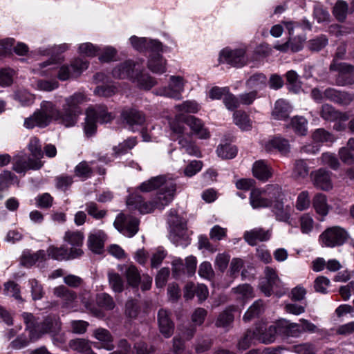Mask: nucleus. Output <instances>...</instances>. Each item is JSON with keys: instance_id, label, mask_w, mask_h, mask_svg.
<instances>
[{"instance_id": "nucleus-1", "label": "nucleus", "mask_w": 354, "mask_h": 354, "mask_svg": "<svg viewBox=\"0 0 354 354\" xmlns=\"http://www.w3.org/2000/svg\"><path fill=\"white\" fill-rule=\"evenodd\" d=\"M138 189L143 192H149L159 189L153 201L156 209H162L173 201L176 190V185L172 179L168 178L166 176L160 175L143 182L138 187Z\"/></svg>"}, {"instance_id": "nucleus-2", "label": "nucleus", "mask_w": 354, "mask_h": 354, "mask_svg": "<svg viewBox=\"0 0 354 354\" xmlns=\"http://www.w3.org/2000/svg\"><path fill=\"white\" fill-rule=\"evenodd\" d=\"M53 120L62 124V111L53 102L44 100L32 115L25 118L24 126L28 129L35 127L42 129L48 127Z\"/></svg>"}, {"instance_id": "nucleus-3", "label": "nucleus", "mask_w": 354, "mask_h": 354, "mask_svg": "<svg viewBox=\"0 0 354 354\" xmlns=\"http://www.w3.org/2000/svg\"><path fill=\"white\" fill-rule=\"evenodd\" d=\"M27 148L32 157L17 156L15 158L12 169L17 173H24L28 170H39L44 165V162L41 160L44 157L42 146L38 138H30Z\"/></svg>"}, {"instance_id": "nucleus-4", "label": "nucleus", "mask_w": 354, "mask_h": 354, "mask_svg": "<svg viewBox=\"0 0 354 354\" xmlns=\"http://www.w3.org/2000/svg\"><path fill=\"white\" fill-rule=\"evenodd\" d=\"M26 325V330L29 333L30 339L35 341L47 333L56 334L61 328L59 322L50 317H47L43 322H39L36 317L29 313L21 315Z\"/></svg>"}, {"instance_id": "nucleus-5", "label": "nucleus", "mask_w": 354, "mask_h": 354, "mask_svg": "<svg viewBox=\"0 0 354 354\" xmlns=\"http://www.w3.org/2000/svg\"><path fill=\"white\" fill-rule=\"evenodd\" d=\"M86 101V95L82 92H76L66 97L62 106V125L66 127L75 126L82 114L81 105Z\"/></svg>"}, {"instance_id": "nucleus-6", "label": "nucleus", "mask_w": 354, "mask_h": 354, "mask_svg": "<svg viewBox=\"0 0 354 354\" xmlns=\"http://www.w3.org/2000/svg\"><path fill=\"white\" fill-rule=\"evenodd\" d=\"M169 238L176 245L187 246L189 243L187 222L180 217L176 210L171 209L168 215Z\"/></svg>"}, {"instance_id": "nucleus-7", "label": "nucleus", "mask_w": 354, "mask_h": 354, "mask_svg": "<svg viewBox=\"0 0 354 354\" xmlns=\"http://www.w3.org/2000/svg\"><path fill=\"white\" fill-rule=\"evenodd\" d=\"M113 119L111 113H109L104 105L90 106L86 111L84 132L87 136H93L96 131V122L107 123Z\"/></svg>"}, {"instance_id": "nucleus-8", "label": "nucleus", "mask_w": 354, "mask_h": 354, "mask_svg": "<svg viewBox=\"0 0 354 354\" xmlns=\"http://www.w3.org/2000/svg\"><path fill=\"white\" fill-rule=\"evenodd\" d=\"M264 274L265 277L260 281L259 287L266 296L269 297L273 293L281 295L285 292L276 269L266 266Z\"/></svg>"}, {"instance_id": "nucleus-9", "label": "nucleus", "mask_w": 354, "mask_h": 354, "mask_svg": "<svg viewBox=\"0 0 354 354\" xmlns=\"http://www.w3.org/2000/svg\"><path fill=\"white\" fill-rule=\"evenodd\" d=\"M348 238V232L342 227L333 226L325 230L319 236V241L328 248L339 247L344 244Z\"/></svg>"}, {"instance_id": "nucleus-10", "label": "nucleus", "mask_w": 354, "mask_h": 354, "mask_svg": "<svg viewBox=\"0 0 354 354\" xmlns=\"http://www.w3.org/2000/svg\"><path fill=\"white\" fill-rule=\"evenodd\" d=\"M88 66V62L81 58L73 59L70 64H63L57 72V77L61 81H67L77 78Z\"/></svg>"}, {"instance_id": "nucleus-11", "label": "nucleus", "mask_w": 354, "mask_h": 354, "mask_svg": "<svg viewBox=\"0 0 354 354\" xmlns=\"http://www.w3.org/2000/svg\"><path fill=\"white\" fill-rule=\"evenodd\" d=\"M329 70L339 73L335 80L337 86H345L354 84L353 66L344 62H334L330 64Z\"/></svg>"}, {"instance_id": "nucleus-12", "label": "nucleus", "mask_w": 354, "mask_h": 354, "mask_svg": "<svg viewBox=\"0 0 354 354\" xmlns=\"http://www.w3.org/2000/svg\"><path fill=\"white\" fill-rule=\"evenodd\" d=\"M113 225L120 233L127 237L133 236L139 230V220L122 213L117 216Z\"/></svg>"}, {"instance_id": "nucleus-13", "label": "nucleus", "mask_w": 354, "mask_h": 354, "mask_svg": "<svg viewBox=\"0 0 354 354\" xmlns=\"http://www.w3.org/2000/svg\"><path fill=\"white\" fill-rule=\"evenodd\" d=\"M48 257L57 261H66L81 257L84 252L82 248H71L69 250L64 246L50 245L46 254Z\"/></svg>"}, {"instance_id": "nucleus-14", "label": "nucleus", "mask_w": 354, "mask_h": 354, "mask_svg": "<svg viewBox=\"0 0 354 354\" xmlns=\"http://www.w3.org/2000/svg\"><path fill=\"white\" fill-rule=\"evenodd\" d=\"M183 90V78L180 76H171L169 86L159 88L156 93L159 95L180 100Z\"/></svg>"}, {"instance_id": "nucleus-15", "label": "nucleus", "mask_w": 354, "mask_h": 354, "mask_svg": "<svg viewBox=\"0 0 354 354\" xmlns=\"http://www.w3.org/2000/svg\"><path fill=\"white\" fill-rule=\"evenodd\" d=\"M313 185L323 191H329L333 188L332 173L325 169L320 168L310 174Z\"/></svg>"}, {"instance_id": "nucleus-16", "label": "nucleus", "mask_w": 354, "mask_h": 354, "mask_svg": "<svg viewBox=\"0 0 354 354\" xmlns=\"http://www.w3.org/2000/svg\"><path fill=\"white\" fill-rule=\"evenodd\" d=\"M245 52L243 49H223L221 53V61L235 67H241L246 64Z\"/></svg>"}, {"instance_id": "nucleus-17", "label": "nucleus", "mask_w": 354, "mask_h": 354, "mask_svg": "<svg viewBox=\"0 0 354 354\" xmlns=\"http://www.w3.org/2000/svg\"><path fill=\"white\" fill-rule=\"evenodd\" d=\"M127 205L131 209L138 210L142 214L151 213L156 209L153 201H145L143 198L137 193H133L128 196Z\"/></svg>"}, {"instance_id": "nucleus-18", "label": "nucleus", "mask_w": 354, "mask_h": 354, "mask_svg": "<svg viewBox=\"0 0 354 354\" xmlns=\"http://www.w3.org/2000/svg\"><path fill=\"white\" fill-rule=\"evenodd\" d=\"M325 100L342 106H348L354 100V94L342 91L334 88H327L324 91Z\"/></svg>"}, {"instance_id": "nucleus-19", "label": "nucleus", "mask_w": 354, "mask_h": 354, "mask_svg": "<svg viewBox=\"0 0 354 354\" xmlns=\"http://www.w3.org/2000/svg\"><path fill=\"white\" fill-rule=\"evenodd\" d=\"M130 42L133 47L139 51L162 52V44L158 40L132 36L130 38Z\"/></svg>"}, {"instance_id": "nucleus-20", "label": "nucleus", "mask_w": 354, "mask_h": 354, "mask_svg": "<svg viewBox=\"0 0 354 354\" xmlns=\"http://www.w3.org/2000/svg\"><path fill=\"white\" fill-rule=\"evenodd\" d=\"M121 117L124 122L134 131L138 127L142 126L145 122V114L136 109H127L122 111Z\"/></svg>"}, {"instance_id": "nucleus-21", "label": "nucleus", "mask_w": 354, "mask_h": 354, "mask_svg": "<svg viewBox=\"0 0 354 354\" xmlns=\"http://www.w3.org/2000/svg\"><path fill=\"white\" fill-rule=\"evenodd\" d=\"M171 313L164 308L158 312L157 319L160 332L166 338L171 337L174 330V323L171 318Z\"/></svg>"}, {"instance_id": "nucleus-22", "label": "nucleus", "mask_w": 354, "mask_h": 354, "mask_svg": "<svg viewBox=\"0 0 354 354\" xmlns=\"http://www.w3.org/2000/svg\"><path fill=\"white\" fill-rule=\"evenodd\" d=\"M271 234L272 231L270 230H265L262 227H256L245 232L243 238L250 245L254 246L258 243V242L268 241L271 237Z\"/></svg>"}, {"instance_id": "nucleus-23", "label": "nucleus", "mask_w": 354, "mask_h": 354, "mask_svg": "<svg viewBox=\"0 0 354 354\" xmlns=\"http://www.w3.org/2000/svg\"><path fill=\"white\" fill-rule=\"evenodd\" d=\"M106 234L98 230L91 233L88 236V247L94 253L101 254L103 251Z\"/></svg>"}, {"instance_id": "nucleus-24", "label": "nucleus", "mask_w": 354, "mask_h": 354, "mask_svg": "<svg viewBox=\"0 0 354 354\" xmlns=\"http://www.w3.org/2000/svg\"><path fill=\"white\" fill-rule=\"evenodd\" d=\"M160 52H151L147 62L148 68L153 73L162 74L166 72V60Z\"/></svg>"}, {"instance_id": "nucleus-25", "label": "nucleus", "mask_w": 354, "mask_h": 354, "mask_svg": "<svg viewBox=\"0 0 354 354\" xmlns=\"http://www.w3.org/2000/svg\"><path fill=\"white\" fill-rule=\"evenodd\" d=\"M265 149L268 152L277 150L280 153L286 155L290 152L289 141L281 137H274L265 145Z\"/></svg>"}, {"instance_id": "nucleus-26", "label": "nucleus", "mask_w": 354, "mask_h": 354, "mask_svg": "<svg viewBox=\"0 0 354 354\" xmlns=\"http://www.w3.org/2000/svg\"><path fill=\"white\" fill-rule=\"evenodd\" d=\"M252 174L258 180L266 181L272 177V170L265 160H259L253 164Z\"/></svg>"}, {"instance_id": "nucleus-27", "label": "nucleus", "mask_w": 354, "mask_h": 354, "mask_svg": "<svg viewBox=\"0 0 354 354\" xmlns=\"http://www.w3.org/2000/svg\"><path fill=\"white\" fill-rule=\"evenodd\" d=\"M185 123L199 138L205 139L209 138V133L204 127L203 123L200 119L193 115H189L185 118Z\"/></svg>"}, {"instance_id": "nucleus-28", "label": "nucleus", "mask_w": 354, "mask_h": 354, "mask_svg": "<svg viewBox=\"0 0 354 354\" xmlns=\"http://www.w3.org/2000/svg\"><path fill=\"white\" fill-rule=\"evenodd\" d=\"M135 63L132 60H127L117 66L112 71V75L116 79L131 78L133 77Z\"/></svg>"}, {"instance_id": "nucleus-29", "label": "nucleus", "mask_w": 354, "mask_h": 354, "mask_svg": "<svg viewBox=\"0 0 354 354\" xmlns=\"http://www.w3.org/2000/svg\"><path fill=\"white\" fill-rule=\"evenodd\" d=\"M276 330L277 329L272 325L268 328L263 325L256 327L257 341L263 344H270L273 342L277 335Z\"/></svg>"}, {"instance_id": "nucleus-30", "label": "nucleus", "mask_w": 354, "mask_h": 354, "mask_svg": "<svg viewBox=\"0 0 354 354\" xmlns=\"http://www.w3.org/2000/svg\"><path fill=\"white\" fill-rule=\"evenodd\" d=\"M46 260V254L44 250H39L31 253L30 251H24L21 257V263L26 267H31L37 262H42Z\"/></svg>"}, {"instance_id": "nucleus-31", "label": "nucleus", "mask_w": 354, "mask_h": 354, "mask_svg": "<svg viewBox=\"0 0 354 354\" xmlns=\"http://www.w3.org/2000/svg\"><path fill=\"white\" fill-rule=\"evenodd\" d=\"M250 202L252 207L254 209L271 206L270 200L265 196L263 190L259 189H253L251 191Z\"/></svg>"}, {"instance_id": "nucleus-32", "label": "nucleus", "mask_w": 354, "mask_h": 354, "mask_svg": "<svg viewBox=\"0 0 354 354\" xmlns=\"http://www.w3.org/2000/svg\"><path fill=\"white\" fill-rule=\"evenodd\" d=\"M53 295L62 299L65 306H68L73 304L77 299L76 293L67 288L64 285L55 287L53 289Z\"/></svg>"}, {"instance_id": "nucleus-33", "label": "nucleus", "mask_w": 354, "mask_h": 354, "mask_svg": "<svg viewBox=\"0 0 354 354\" xmlns=\"http://www.w3.org/2000/svg\"><path fill=\"white\" fill-rule=\"evenodd\" d=\"M93 335L101 342L102 348L107 351H112L114 348L113 344V337L107 329L102 328H97L93 331Z\"/></svg>"}, {"instance_id": "nucleus-34", "label": "nucleus", "mask_w": 354, "mask_h": 354, "mask_svg": "<svg viewBox=\"0 0 354 354\" xmlns=\"http://www.w3.org/2000/svg\"><path fill=\"white\" fill-rule=\"evenodd\" d=\"M321 117L328 121H334L339 118L347 120L348 118L346 113L337 111L332 105L324 104L322 106L320 111Z\"/></svg>"}, {"instance_id": "nucleus-35", "label": "nucleus", "mask_w": 354, "mask_h": 354, "mask_svg": "<svg viewBox=\"0 0 354 354\" xmlns=\"http://www.w3.org/2000/svg\"><path fill=\"white\" fill-rule=\"evenodd\" d=\"M64 241L71 245V248H81L83 245L84 235L79 230H68L63 237Z\"/></svg>"}, {"instance_id": "nucleus-36", "label": "nucleus", "mask_w": 354, "mask_h": 354, "mask_svg": "<svg viewBox=\"0 0 354 354\" xmlns=\"http://www.w3.org/2000/svg\"><path fill=\"white\" fill-rule=\"evenodd\" d=\"M290 106L283 100H278L275 104L274 109L272 112V115L275 120H286L288 118Z\"/></svg>"}, {"instance_id": "nucleus-37", "label": "nucleus", "mask_w": 354, "mask_h": 354, "mask_svg": "<svg viewBox=\"0 0 354 354\" xmlns=\"http://www.w3.org/2000/svg\"><path fill=\"white\" fill-rule=\"evenodd\" d=\"M245 85L249 88L261 90L266 86L267 77L263 73H255L246 80Z\"/></svg>"}, {"instance_id": "nucleus-38", "label": "nucleus", "mask_w": 354, "mask_h": 354, "mask_svg": "<svg viewBox=\"0 0 354 354\" xmlns=\"http://www.w3.org/2000/svg\"><path fill=\"white\" fill-rule=\"evenodd\" d=\"M309 174V167L305 160H296L294 163L292 176L296 180H302Z\"/></svg>"}, {"instance_id": "nucleus-39", "label": "nucleus", "mask_w": 354, "mask_h": 354, "mask_svg": "<svg viewBox=\"0 0 354 354\" xmlns=\"http://www.w3.org/2000/svg\"><path fill=\"white\" fill-rule=\"evenodd\" d=\"M68 346L72 350L83 354H96L92 351L89 342L84 339H72Z\"/></svg>"}, {"instance_id": "nucleus-40", "label": "nucleus", "mask_w": 354, "mask_h": 354, "mask_svg": "<svg viewBox=\"0 0 354 354\" xmlns=\"http://www.w3.org/2000/svg\"><path fill=\"white\" fill-rule=\"evenodd\" d=\"M313 204L317 214L322 216L328 214V205L326 195L321 193L317 194L313 198Z\"/></svg>"}, {"instance_id": "nucleus-41", "label": "nucleus", "mask_w": 354, "mask_h": 354, "mask_svg": "<svg viewBox=\"0 0 354 354\" xmlns=\"http://www.w3.org/2000/svg\"><path fill=\"white\" fill-rule=\"evenodd\" d=\"M264 311L263 301L259 299L254 302V304L248 308L243 315V320L249 322L251 319L259 317Z\"/></svg>"}, {"instance_id": "nucleus-42", "label": "nucleus", "mask_w": 354, "mask_h": 354, "mask_svg": "<svg viewBox=\"0 0 354 354\" xmlns=\"http://www.w3.org/2000/svg\"><path fill=\"white\" fill-rule=\"evenodd\" d=\"M125 276L129 286L136 288L140 283V274L138 268L134 265L126 266Z\"/></svg>"}, {"instance_id": "nucleus-43", "label": "nucleus", "mask_w": 354, "mask_h": 354, "mask_svg": "<svg viewBox=\"0 0 354 354\" xmlns=\"http://www.w3.org/2000/svg\"><path fill=\"white\" fill-rule=\"evenodd\" d=\"M307 120L303 116H295L291 119L290 127L294 131L300 136H304L307 133Z\"/></svg>"}, {"instance_id": "nucleus-44", "label": "nucleus", "mask_w": 354, "mask_h": 354, "mask_svg": "<svg viewBox=\"0 0 354 354\" xmlns=\"http://www.w3.org/2000/svg\"><path fill=\"white\" fill-rule=\"evenodd\" d=\"M286 78L290 91L297 93L301 89V82L299 80L298 74L293 70L286 73Z\"/></svg>"}, {"instance_id": "nucleus-45", "label": "nucleus", "mask_w": 354, "mask_h": 354, "mask_svg": "<svg viewBox=\"0 0 354 354\" xmlns=\"http://www.w3.org/2000/svg\"><path fill=\"white\" fill-rule=\"evenodd\" d=\"M272 211L279 221L287 222L290 218V209L288 207H284L281 201H277L274 203Z\"/></svg>"}, {"instance_id": "nucleus-46", "label": "nucleus", "mask_w": 354, "mask_h": 354, "mask_svg": "<svg viewBox=\"0 0 354 354\" xmlns=\"http://www.w3.org/2000/svg\"><path fill=\"white\" fill-rule=\"evenodd\" d=\"M262 190L264 196L270 200V205L279 201L282 195L281 188L277 185H268Z\"/></svg>"}, {"instance_id": "nucleus-47", "label": "nucleus", "mask_w": 354, "mask_h": 354, "mask_svg": "<svg viewBox=\"0 0 354 354\" xmlns=\"http://www.w3.org/2000/svg\"><path fill=\"white\" fill-rule=\"evenodd\" d=\"M108 279L109 285L115 292H121L123 291L124 281L118 273L109 271L108 272Z\"/></svg>"}, {"instance_id": "nucleus-48", "label": "nucleus", "mask_w": 354, "mask_h": 354, "mask_svg": "<svg viewBox=\"0 0 354 354\" xmlns=\"http://www.w3.org/2000/svg\"><path fill=\"white\" fill-rule=\"evenodd\" d=\"M256 336L255 329L254 330H248L239 339L237 348L241 351L248 349L254 341H257Z\"/></svg>"}, {"instance_id": "nucleus-49", "label": "nucleus", "mask_w": 354, "mask_h": 354, "mask_svg": "<svg viewBox=\"0 0 354 354\" xmlns=\"http://www.w3.org/2000/svg\"><path fill=\"white\" fill-rule=\"evenodd\" d=\"M96 303L98 306L111 310L115 308V302L109 294L102 292L96 295Z\"/></svg>"}, {"instance_id": "nucleus-50", "label": "nucleus", "mask_w": 354, "mask_h": 354, "mask_svg": "<svg viewBox=\"0 0 354 354\" xmlns=\"http://www.w3.org/2000/svg\"><path fill=\"white\" fill-rule=\"evenodd\" d=\"M232 291L243 299H248L254 297V292L252 286L248 283L239 285L232 289Z\"/></svg>"}, {"instance_id": "nucleus-51", "label": "nucleus", "mask_w": 354, "mask_h": 354, "mask_svg": "<svg viewBox=\"0 0 354 354\" xmlns=\"http://www.w3.org/2000/svg\"><path fill=\"white\" fill-rule=\"evenodd\" d=\"M328 44V38L326 35H322L308 42V48L313 52H318L323 49Z\"/></svg>"}, {"instance_id": "nucleus-52", "label": "nucleus", "mask_w": 354, "mask_h": 354, "mask_svg": "<svg viewBox=\"0 0 354 354\" xmlns=\"http://www.w3.org/2000/svg\"><path fill=\"white\" fill-rule=\"evenodd\" d=\"M59 85V82L55 79L51 80H37L35 82L36 89L46 92H50L57 88Z\"/></svg>"}, {"instance_id": "nucleus-53", "label": "nucleus", "mask_w": 354, "mask_h": 354, "mask_svg": "<svg viewBox=\"0 0 354 354\" xmlns=\"http://www.w3.org/2000/svg\"><path fill=\"white\" fill-rule=\"evenodd\" d=\"M234 123L243 130H248L251 124L248 115L241 111H236L234 113Z\"/></svg>"}, {"instance_id": "nucleus-54", "label": "nucleus", "mask_w": 354, "mask_h": 354, "mask_svg": "<svg viewBox=\"0 0 354 354\" xmlns=\"http://www.w3.org/2000/svg\"><path fill=\"white\" fill-rule=\"evenodd\" d=\"M234 321V315L232 310L226 309L221 313L215 322L217 327H228Z\"/></svg>"}, {"instance_id": "nucleus-55", "label": "nucleus", "mask_w": 354, "mask_h": 354, "mask_svg": "<svg viewBox=\"0 0 354 354\" xmlns=\"http://www.w3.org/2000/svg\"><path fill=\"white\" fill-rule=\"evenodd\" d=\"M137 143L136 138H130L113 147L114 154L119 156L126 153L129 150L133 149Z\"/></svg>"}, {"instance_id": "nucleus-56", "label": "nucleus", "mask_w": 354, "mask_h": 354, "mask_svg": "<svg viewBox=\"0 0 354 354\" xmlns=\"http://www.w3.org/2000/svg\"><path fill=\"white\" fill-rule=\"evenodd\" d=\"M85 207L88 214L95 219H102L106 215V211L104 209H99L98 205L93 201L87 202L85 204Z\"/></svg>"}, {"instance_id": "nucleus-57", "label": "nucleus", "mask_w": 354, "mask_h": 354, "mask_svg": "<svg viewBox=\"0 0 354 354\" xmlns=\"http://www.w3.org/2000/svg\"><path fill=\"white\" fill-rule=\"evenodd\" d=\"M180 148L184 149L186 153L191 156H200V151L198 147L192 141L180 138L178 140Z\"/></svg>"}, {"instance_id": "nucleus-58", "label": "nucleus", "mask_w": 354, "mask_h": 354, "mask_svg": "<svg viewBox=\"0 0 354 354\" xmlns=\"http://www.w3.org/2000/svg\"><path fill=\"white\" fill-rule=\"evenodd\" d=\"M313 140L317 143L333 142L335 140V137L324 129H317L313 134Z\"/></svg>"}, {"instance_id": "nucleus-59", "label": "nucleus", "mask_w": 354, "mask_h": 354, "mask_svg": "<svg viewBox=\"0 0 354 354\" xmlns=\"http://www.w3.org/2000/svg\"><path fill=\"white\" fill-rule=\"evenodd\" d=\"M17 176L10 171L5 170L0 174V191H4L12 185Z\"/></svg>"}, {"instance_id": "nucleus-60", "label": "nucleus", "mask_w": 354, "mask_h": 354, "mask_svg": "<svg viewBox=\"0 0 354 354\" xmlns=\"http://www.w3.org/2000/svg\"><path fill=\"white\" fill-rule=\"evenodd\" d=\"M219 157L225 159H231L236 156L237 149L235 146L230 145H220L216 150Z\"/></svg>"}, {"instance_id": "nucleus-61", "label": "nucleus", "mask_w": 354, "mask_h": 354, "mask_svg": "<svg viewBox=\"0 0 354 354\" xmlns=\"http://www.w3.org/2000/svg\"><path fill=\"white\" fill-rule=\"evenodd\" d=\"M348 12V4L344 1H338L333 8V15L339 21H344Z\"/></svg>"}, {"instance_id": "nucleus-62", "label": "nucleus", "mask_w": 354, "mask_h": 354, "mask_svg": "<svg viewBox=\"0 0 354 354\" xmlns=\"http://www.w3.org/2000/svg\"><path fill=\"white\" fill-rule=\"evenodd\" d=\"M198 274L201 277L212 280L214 277V271L212 268V264L208 261L201 263L198 268Z\"/></svg>"}, {"instance_id": "nucleus-63", "label": "nucleus", "mask_w": 354, "mask_h": 354, "mask_svg": "<svg viewBox=\"0 0 354 354\" xmlns=\"http://www.w3.org/2000/svg\"><path fill=\"white\" fill-rule=\"evenodd\" d=\"M310 205V194L308 191L301 192L297 196L295 207L297 209L303 211L308 209Z\"/></svg>"}, {"instance_id": "nucleus-64", "label": "nucleus", "mask_w": 354, "mask_h": 354, "mask_svg": "<svg viewBox=\"0 0 354 354\" xmlns=\"http://www.w3.org/2000/svg\"><path fill=\"white\" fill-rule=\"evenodd\" d=\"M230 259V256L227 253H219L215 258L214 264L216 268L221 272H225Z\"/></svg>"}]
</instances>
